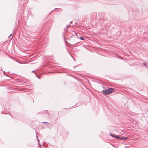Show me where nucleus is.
Here are the masks:
<instances>
[{"mask_svg":"<svg viewBox=\"0 0 148 148\" xmlns=\"http://www.w3.org/2000/svg\"><path fill=\"white\" fill-rule=\"evenodd\" d=\"M110 135L113 137L114 138H115L118 139L119 138V136H118L116 135L115 134L111 133H110Z\"/></svg>","mask_w":148,"mask_h":148,"instance_id":"f03ea898","label":"nucleus"},{"mask_svg":"<svg viewBox=\"0 0 148 148\" xmlns=\"http://www.w3.org/2000/svg\"><path fill=\"white\" fill-rule=\"evenodd\" d=\"M47 122H44L43 123H47Z\"/></svg>","mask_w":148,"mask_h":148,"instance_id":"9b49d317","label":"nucleus"},{"mask_svg":"<svg viewBox=\"0 0 148 148\" xmlns=\"http://www.w3.org/2000/svg\"><path fill=\"white\" fill-rule=\"evenodd\" d=\"M114 91V90L112 88H109L108 89H106L103 91L102 92L105 95H108L113 92Z\"/></svg>","mask_w":148,"mask_h":148,"instance_id":"f257e3e1","label":"nucleus"},{"mask_svg":"<svg viewBox=\"0 0 148 148\" xmlns=\"http://www.w3.org/2000/svg\"><path fill=\"white\" fill-rule=\"evenodd\" d=\"M143 64H144V65H145V66L147 65V63L145 62H144L143 63Z\"/></svg>","mask_w":148,"mask_h":148,"instance_id":"39448f33","label":"nucleus"},{"mask_svg":"<svg viewBox=\"0 0 148 148\" xmlns=\"http://www.w3.org/2000/svg\"><path fill=\"white\" fill-rule=\"evenodd\" d=\"M70 25H67V27H68V26H69Z\"/></svg>","mask_w":148,"mask_h":148,"instance_id":"9d476101","label":"nucleus"},{"mask_svg":"<svg viewBox=\"0 0 148 148\" xmlns=\"http://www.w3.org/2000/svg\"><path fill=\"white\" fill-rule=\"evenodd\" d=\"M12 34V33H11V34H10V35L8 36V38H9L10 37V36H11Z\"/></svg>","mask_w":148,"mask_h":148,"instance_id":"0eeeda50","label":"nucleus"},{"mask_svg":"<svg viewBox=\"0 0 148 148\" xmlns=\"http://www.w3.org/2000/svg\"><path fill=\"white\" fill-rule=\"evenodd\" d=\"M80 39L81 40H84L83 37H80Z\"/></svg>","mask_w":148,"mask_h":148,"instance_id":"20e7f679","label":"nucleus"},{"mask_svg":"<svg viewBox=\"0 0 148 148\" xmlns=\"http://www.w3.org/2000/svg\"><path fill=\"white\" fill-rule=\"evenodd\" d=\"M36 137H37V138H38V137H37V135H36ZM39 141V140H38V141Z\"/></svg>","mask_w":148,"mask_h":148,"instance_id":"6e6552de","label":"nucleus"},{"mask_svg":"<svg viewBox=\"0 0 148 148\" xmlns=\"http://www.w3.org/2000/svg\"><path fill=\"white\" fill-rule=\"evenodd\" d=\"M72 23V21H71V22H70V24H71V23Z\"/></svg>","mask_w":148,"mask_h":148,"instance_id":"1a4fd4ad","label":"nucleus"},{"mask_svg":"<svg viewBox=\"0 0 148 148\" xmlns=\"http://www.w3.org/2000/svg\"><path fill=\"white\" fill-rule=\"evenodd\" d=\"M128 138V137H119L118 139H120L122 140H125Z\"/></svg>","mask_w":148,"mask_h":148,"instance_id":"7ed1b4c3","label":"nucleus"},{"mask_svg":"<svg viewBox=\"0 0 148 148\" xmlns=\"http://www.w3.org/2000/svg\"><path fill=\"white\" fill-rule=\"evenodd\" d=\"M45 113H48V110H45Z\"/></svg>","mask_w":148,"mask_h":148,"instance_id":"423d86ee","label":"nucleus"},{"mask_svg":"<svg viewBox=\"0 0 148 148\" xmlns=\"http://www.w3.org/2000/svg\"><path fill=\"white\" fill-rule=\"evenodd\" d=\"M3 73H5V71H3Z\"/></svg>","mask_w":148,"mask_h":148,"instance_id":"f8f14e48","label":"nucleus"}]
</instances>
